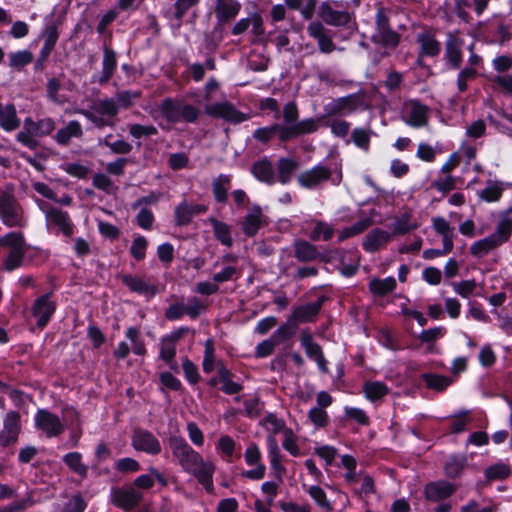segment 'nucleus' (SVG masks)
<instances>
[{
    "mask_svg": "<svg viewBox=\"0 0 512 512\" xmlns=\"http://www.w3.org/2000/svg\"><path fill=\"white\" fill-rule=\"evenodd\" d=\"M168 445L172 459L182 471L192 475L204 487L207 492H212L213 474L215 465L205 461L201 454L194 450L181 436L171 435L168 438Z\"/></svg>",
    "mask_w": 512,
    "mask_h": 512,
    "instance_id": "1",
    "label": "nucleus"
},
{
    "mask_svg": "<svg viewBox=\"0 0 512 512\" xmlns=\"http://www.w3.org/2000/svg\"><path fill=\"white\" fill-rule=\"evenodd\" d=\"M299 110L295 102H288L283 108V120L281 124V141L297 138L301 135L311 134L318 130L319 118H305L298 120Z\"/></svg>",
    "mask_w": 512,
    "mask_h": 512,
    "instance_id": "2",
    "label": "nucleus"
},
{
    "mask_svg": "<svg viewBox=\"0 0 512 512\" xmlns=\"http://www.w3.org/2000/svg\"><path fill=\"white\" fill-rule=\"evenodd\" d=\"M160 113L166 124L160 123L159 125L166 131L181 121L195 123L200 116V110L197 107L174 98H165L161 102Z\"/></svg>",
    "mask_w": 512,
    "mask_h": 512,
    "instance_id": "3",
    "label": "nucleus"
},
{
    "mask_svg": "<svg viewBox=\"0 0 512 512\" xmlns=\"http://www.w3.org/2000/svg\"><path fill=\"white\" fill-rule=\"evenodd\" d=\"M297 181L301 187L306 189L318 188L327 181L333 185H339L342 181V168L340 165H336L332 169L324 164H318L299 174Z\"/></svg>",
    "mask_w": 512,
    "mask_h": 512,
    "instance_id": "4",
    "label": "nucleus"
},
{
    "mask_svg": "<svg viewBox=\"0 0 512 512\" xmlns=\"http://www.w3.org/2000/svg\"><path fill=\"white\" fill-rule=\"evenodd\" d=\"M55 127L56 123L51 117L41 118L37 121L27 117L24 119L23 130L16 135V139L29 149H35L38 146V141L35 138L50 135Z\"/></svg>",
    "mask_w": 512,
    "mask_h": 512,
    "instance_id": "5",
    "label": "nucleus"
},
{
    "mask_svg": "<svg viewBox=\"0 0 512 512\" xmlns=\"http://www.w3.org/2000/svg\"><path fill=\"white\" fill-rule=\"evenodd\" d=\"M0 219L9 228H23L27 221L20 203L14 195L0 189Z\"/></svg>",
    "mask_w": 512,
    "mask_h": 512,
    "instance_id": "6",
    "label": "nucleus"
},
{
    "mask_svg": "<svg viewBox=\"0 0 512 512\" xmlns=\"http://www.w3.org/2000/svg\"><path fill=\"white\" fill-rule=\"evenodd\" d=\"M400 118L412 128H423L429 122V107L417 99L405 100L400 111Z\"/></svg>",
    "mask_w": 512,
    "mask_h": 512,
    "instance_id": "7",
    "label": "nucleus"
},
{
    "mask_svg": "<svg viewBox=\"0 0 512 512\" xmlns=\"http://www.w3.org/2000/svg\"><path fill=\"white\" fill-rule=\"evenodd\" d=\"M206 115L214 118H220L230 124H239L249 119V115L239 111L235 105L229 101L215 102L205 106Z\"/></svg>",
    "mask_w": 512,
    "mask_h": 512,
    "instance_id": "8",
    "label": "nucleus"
},
{
    "mask_svg": "<svg viewBox=\"0 0 512 512\" xmlns=\"http://www.w3.org/2000/svg\"><path fill=\"white\" fill-rule=\"evenodd\" d=\"M57 308V303L52 293H46L37 297L31 307V314L36 319V324L43 329L47 326Z\"/></svg>",
    "mask_w": 512,
    "mask_h": 512,
    "instance_id": "9",
    "label": "nucleus"
},
{
    "mask_svg": "<svg viewBox=\"0 0 512 512\" xmlns=\"http://www.w3.org/2000/svg\"><path fill=\"white\" fill-rule=\"evenodd\" d=\"M35 427L43 432L48 438L57 437L65 430V424L56 414L39 409L34 416Z\"/></svg>",
    "mask_w": 512,
    "mask_h": 512,
    "instance_id": "10",
    "label": "nucleus"
},
{
    "mask_svg": "<svg viewBox=\"0 0 512 512\" xmlns=\"http://www.w3.org/2000/svg\"><path fill=\"white\" fill-rule=\"evenodd\" d=\"M131 445L136 451H141L148 455H158L162 451V446L158 438L145 429H136L133 431Z\"/></svg>",
    "mask_w": 512,
    "mask_h": 512,
    "instance_id": "11",
    "label": "nucleus"
},
{
    "mask_svg": "<svg viewBox=\"0 0 512 512\" xmlns=\"http://www.w3.org/2000/svg\"><path fill=\"white\" fill-rule=\"evenodd\" d=\"M464 40L459 37L458 32H449L445 42L444 59L451 69H459L463 62Z\"/></svg>",
    "mask_w": 512,
    "mask_h": 512,
    "instance_id": "12",
    "label": "nucleus"
},
{
    "mask_svg": "<svg viewBox=\"0 0 512 512\" xmlns=\"http://www.w3.org/2000/svg\"><path fill=\"white\" fill-rule=\"evenodd\" d=\"M143 494L135 487L126 486L122 488L113 489L111 492L112 503L123 510L129 511L138 505L141 501Z\"/></svg>",
    "mask_w": 512,
    "mask_h": 512,
    "instance_id": "13",
    "label": "nucleus"
},
{
    "mask_svg": "<svg viewBox=\"0 0 512 512\" xmlns=\"http://www.w3.org/2000/svg\"><path fill=\"white\" fill-rule=\"evenodd\" d=\"M20 430V414L17 411L7 412L3 419V428L0 431V444L5 447L15 443Z\"/></svg>",
    "mask_w": 512,
    "mask_h": 512,
    "instance_id": "14",
    "label": "nucleus"
},
{
    "mask_svg": "<svg viewBox=\"0 0 512 512\" xmlns=\"http://www.w3.org/2000/svg\"><path fill=\"white\" fill-rule=\"evenodd\" d=\"M244 459L247 465L255 466L254 469L244 472V476L251 480H260L264 478L266 467L261 462V452L256 443H250L245 452Z\"/></svg>",
    "mask_w": 512,
    "mask_h": 512,
    "instance_id": "15",
    "label": "nucleus"
},
{
    "mask_svg": "<svg viewBox=\"0 0 512 512\" xmlns=\"http://www.w3.org/2000/svg\"><path fill=\"white\" fill-rule=\"evenodd\" d=\"M456 491V486L446 480H438L429 482L424 487V496L428 501L440 502L450 496Z\"/></svg>",
    "mask_w": 512,
    "mask_h": 512,
    "instance_id": "16",
    "label": "nucleus"
},
{
    "mask_svg": "<svg viewBox=\"0 0 512 512\" xmlns=\"http://www.w3.org/2000/svg\"><path fill=\"white\" fill-rule=\"evenodd\" d=\"M321 307V300L296 307L288 317L286 325L296 327L299 323L312 322L319 313Z\"/></svg>",
    "mask_w": 512,
    "mask_h": 512,
    "instance_id": "17",
    "label": "nucleus"
},
{
    "mask_svg": "<svg viewBox=\"0 0 512 512\" xmlns=\"http://www.w3.org/2000/svg\"><path fill=\"white\" fill-rule=\"evenodd\" d=\"M319 16L322 20L331 26H345L351 20V15L345 10H337L334 3L324 2L319 8Z\"/></svg>",
    "mask_w": 512,
    "mask_h": 512,
    "instance_id": "18",
    "label": "nucleus"
},
{
    "mask_svg": "<svg viewBox=\"0 0 512 512\" xmlns=\"http://www.w3.org/2000/svg\"><path fill=\"white\" fill-rule=\"evenodd\" d=\"M267 224L266 215L262 212L260 206L255 205L246 214L242 223V229L246 236L252 237L257 234L260 228Z\"/></svg>",
    "mask_w": 512,
    "mask_h": 512,
    "instance_id": "19",
    "label": "nucleus"
},
{
    "mask_svg": "<svg viewBox=\"0 0 512 512\" xmlns=\"http://www.w3.org/2000/svg\"><path fill=\"white\" fill-rule=\"evenodd\" d=\"M391 240V232L381 228H375L365 236L362 247L366 252L374 253L384 248Z\"/></svg>",
    "mask_w": 512,
    "mask_h": 512,
    "instance_id": "20",
    "label": "nucleus"
},
{
    "mask_svg": "<svg viewBox=\"0 0 512 512\" xmlns=\"http://www.w3.org/2000/svg\"><path fill=\"white\" fill-rule=\"evenodd\" d=\"M307 31L310 37L314 38L319 50L322 53H331L336 49L330 35L327 34L326 28L320 22H312L308 25Z\"/></svg>",
    "mask_w": 512,
    "mask_h": 512,
    "instance_id": "21",
    "label": "nucleus"
},
{
    "mask_svg": "<svg viewBox=\"0 0 512 512\" xmlns=\"http://www.w3.org/2000/svg\"><path fill=\"white\" fill-rule=\"evenodd\" d=\"M431 221L433 230L441 237L442 246L449 247V249L453 250L454 239L456 237L455 227L442 216L433 217Z\"/></svg>",
    "mask_w": 512,
    "mask_h": 512,
    "instance_id": "22",
    "label": "nucleus"
},
{
    "mask_svg": "<svg viewBox=\"0 0 512 512\" xmlns=\"http://www.w3.org/2000/svg\"><path fill=\"white\" fill-rule=\"evenodd\" d=\"M207 208L202 204H188L186 201L179 203L175 208V223L178 226L188 225L197 214L206 212Z\"/></svg>",
    "mask_w": 512,
    "mask_h": 512,
    "instance_id": "23",
    "label": "nucleus"
},
{
    "mask_svg": "<svg viewBox=\"0 0 512 512\" xmlns=\"http://www.w3.org/2000/svg\"><path fill=\"white\" fill-rule=\"evenodd\" d=\"M241 7V3L237 0H216L214 12L218 23L223 24L234 19Z\"/></svg>",
    "mask_w": 512,
    "mask_h": 512,
    "instance_id": "24",
    "label": "nucleus"
},
{
    "mask_svg": "<svg viewBox=\"0 0 512 512\" xmlns=\"http://www.w3.org/2000/svg\"><path fill=\"white\" fill-rule=\"evenodd\" d=\"M185 331V328H180L161 339L159 356L165 363L170 364L173 361L176 355V344Z\"/></svg>",
    "mask_w": 512,
    "mask_h": 512,
    "instance_id": "25",
    "label": "nucleus"
},
{
    "mask_svg": "<svg viewBox=\"0 0 512 512\" xmlns=\"http://www.w3.org/2000/svg\"><path fill=\"white\" fill-rule=\"evenodd\" d=\"M21 124L17 110L12 103H0V128L6 132L15 131Z\"/></svg>",
    "mask_w": 512,
    "mask_h": 512,
    "instance_id": "26",
    "label": "nucleus"
},
{
    "mask_svg": "<svg viewBox=\"0 0 512 512\" xmlns=\"http://www.w3.org/2000/svg\"><path fill=\"white\" fill-rule=\"evenodd\" d=\"M48 224L56 225L65 236L73 234V224L67 212L58 208H51L45 211Z\"/></svg>",
    "mask_w": 512,
    "mask_h": 512,
    "instance_id": "27",
    "label": "nucleus"
},
{
    "mask_svg": "<svg viewBox=\"0 0 512 512\" xmlns=\"http://www.w3.org/2000/svg\"><path fill=\"white\" fill-rule=\"evenodd\" d=\"M251 172L257 180L268 185H273L276 182L274 166L266 157L255 162L251 168Z\"/></svg>",
    "mask_w": 512,
    "mask_h": 512,
    "instance_id": "28",
    "label": "nucleus"
},
{
    "mask_svg": "<svg viewBox=\"0 0 512 512\" xmlns=\"http://www.w3.org/2000/svg\"><path fill=\"white\" fill-rule=\"evenodd\" d=\"M122 282L132 292H136L147 297H154L157 294V287L153 284H149L141 277L133 275H123Z\"/></svg>",
    "mask_w": 512,
    "mask_h": 512,
    "instance_id": "29",
    "label": "nucleus"
},
{
    "mask_svg": "<svg viewBox=\"0 0 512 512\" xmlns=\"http://www.w3.org/2000/svg\"><path fill=\"white\" fill-rule=\"evenodd\" d=\"M83 135L82 125L77 120H71L65 127L60 128L54 135V140L61 146H67L72 138Z\"/></svg>",
    "mask_w": 512,
    "mask_h": 512,
    "instance_id": "30",
    "label": "nucleus"
},
{
    "mask_svg": "<svg viewBox=\"0 0 512 512\" xmlns=\"http://www.w3.org/2000/svg\"><path fill=\"white\" fill-rule=\"evenodd\" d=\"M417 43L420 46V55L435 57L440 52V43L430 31H423L417 35Z\"/></svg>",
    "mask_w": 512,
    "mask_h": 512,
    "instance_id": "31",
    "label": "nucleus"
},
{
    "mask_svg": "<svg viewBox=\"0 0 512 512\" xmlns=\"http://www.w3.org/2000/svg\"><path fill=\"white\" fill-rule=\"evenodd\" d=\"M500 246L501 244L490 234L472 243L470 253L473 257L482 258Z\"/></svg>",
    "mask_w": 512,
    "mask_h": 512,
    "instance_id": "32",
    "label": "nucleus"
},
{
    "mask_svg": "<svg viewBox=\"0 0 512 512\" xmlns=\"http://www.w3.org/2000/svg\"><path fill=\"white\" fill-rule=\"evenodd\" d=\"M512 473V467L508 461L500 460L489 465L484 470L485 479L488 482L500 481L508 478Z\"/></svg>",
    "mask_w": 512,
    "mask_h": 512,
    "instance_id": "33",
    "label": "nucleus"
},
{
    "mask_svg": "<svg viewBox=\"0 0 512 512\" xmlns=\"http://www.w3.org/2000/svg\"><path fill=\"white\" fill-rule=\"evenodd\" d=\"M298 162L292 158L282 157L277 162L276 181L285 185L288 184L294 172L298 169Z\"/></svg>",
    "mask_w": 512,
    "mask_h": 512,
    "instance_id": "34",
    "label": "nucleus"
},
{
    "mask_svg": "<svg viewBox=\"0 0 512 512\" xmlns=\"http://www.w3.org/2000/svg\"><path fill=\"white\" fill-rule=\"evenodd\" d=\"M397 283L393 276L384 279L373 278L369 282V290L376 297H384L396 289Z\"/></svg>",
    "mask_w": 512,
    "mask_h": 512,
    "instance_id": "35",
    "label": "nucleus"
},
{
    "mask_svg": "<svg viewBox=\"0 0 512 512\" xmlns=\"http://www.w3.org/2000/svg\"><path fill=\"white\" fill-rule=\"evenodd\" d=\"M218 372L219 380L220 383L222 384L221 390L225 394H237L243 389V386L240 383L233 381L232 372L228 368H226L222 363L218 364Z\"/></svg>",
    "mask_w": 512,
    "mask_h": 512,
    "instance_id": "36",
    "label": "nucleus"
},
{
    "mask_svg": "<svg viewBox=\"0 0 512 512\" xmlns=\"http://www.w3.org/2000/svg\"><path fill=\"white\" fill-rule=\"evenodd\" d=\"M467 465V457L464 454L451 455L444 464V471L449 478H458Z\"/></svg>",
    "mask_w": 512,
    "mask_h": 512,
    "instance_id": "37",
    "label": "nucleus"
},
{
    "mask_svg": "<svg viewBox=\"0 0 512 512\" xmlns=\"http://www.w3.org/2000/svg\"><path fill=\"white\" fill-rule=\"evenodd\" d=\"M231 187V175L220 174L212 182V190L218 203H225L228 199V190Z\"/></svg>",
    "mask_w": 512,
    "mask_h": 512,
    "instance_id": "38",
    "label": "nucleus"
},
{
    "mask_svg": "<svg viewBox=\"0 0 512 512\" xmlns=\"http://www.w3.org/2000/svg\"><path fill=\"white\" fill-rule=\"evenodd\" d=\"M511 212L512 209H509L501 216L497 223L495 232L492 233L501 245L506 243L512 236V218L509 216V213Z\"/></svg>",
    "mask_w": 512,
    "mask_h": 512,
    "instance_id": "39",
    "label": "nucleus"
},
{
    "mask_svg": "<svg viewBox=\"0 0 512 512\" xmlns=\"http://www.w3.org/2000/svg\"><path fill=\"white\" fill-rule=\"evenodd\" d=\"M363 393L368 400L374 402L386 396L389 388L381 381H367L363 385Z\"/></svg>",
    "mask_w": 512,
    "mask_h": 512,
    "instance_id": "40",
    "label": "nucleus"
},
{
    "mask_svg": "<svg viewBox=\"0 0 512 512\" xmlns=\"http://www.w3.org/2000/svg\"><path fill=\"white\" fill-rule=\"evenodd\" d=\"M9 67L14 70H21L33 61V53L30 50H18L8 55Z\"/></svg>",
    "mask_w": 512,
    "mask_h": 512,
    "instance_id": "41",
    "label": "nucleus"
},
{
    "mask_svg": "<svg viewBox=\"0 0 512 512\" xmlns=\"http://www.w3.org/2000/svg\"><path fill=\"white\" fill-rule=\"evenodd\" d=\"M301 346L305 349L306 355L310 359H316L323 354L322 349L318 343L313 339V335L308 330H302L300 334Z\"/></svg>",
    "mask_w": 512,
    "mask_h": 512,
    "instance_id": "42",
    "label": "nucleus"
},
{
    "mask_svg": "<svg viewBox=\"0 0 512 512\" xmlns=\"http://www.w3.org/2000/svg\"><path fill=\"white\" fill-rule=\"evenodd\" d=\"M63 462L75 474L85 477L88 472V467L82 462V455L79 452H70L63 456Z\"/></svg>",
    "mask_w": 512,
    "mask_h": 512,
    "instance_id": "43",
    "label": "nucleus"
},
{
    "mask_svg": "<svg viewBox=\"0 0 512 512\" xmlns=\"http://www.w3.org/2000/svg\"><path fill=\"white\" fill-rule=\"evenodd\" d=\"M319 256L317 248L307 242L301 241L295 244V258L302 262L313 261Z\"/></svg>",
    "mask_w": 512,
    "mask_h": 512,
    "instance_id": "44",
    "label": "nucleus"
},
{
    "mask_svg": "<svg viewBox=\"0 0 512 512\" xmlns=\"http://www.w3.org/2000/svg\"><path fill=\"white\" fill-rule=\"evenodd\" d=\"M425 385L429 389L436 391H444L448 386L452 384V378L443 376L435 373H426L422 375Z\"/></svg>",
    "mask_w": 512,
    "mask_h": 512,
    "instance_id": "45",
    "label": "nucleus"
},
{
    "mask_svg": "<svg viewBox=\"0 0 512 512\" xmlns=\"http://www.w3.org/2000/svg\"><path fill=\"white\" fill-rule=\"evenodd\" d=\"M116 64L117 61L114 51L105 48L102 61V74L100 77V83H105L112 77L116 68Z\"/></svg>",
    "mask_w": 512,
    "mask_h": 512,
    "instance_id": "46",
    "label": "nucleus"
},
{
    "mask_svg": "<svg viewBox=\"0 0 512 512\" xmlns=\"http://www.w3.org/2000/svg\"><path fill=\"white\" fill-rule=\"evenodd\" d=\"M372 225L370 218H364L354 223L353 225L342 229L338 236V241L342 242L348 238L359 235Z\"/></svg>",
    "mask_w": 512,
    "mask_h": 512,
    "instance_id": "47",
    "label": "nucleus"
},
{
    "mask_svg": "<svg viewBox=\"0 0 512 512\" xmlns=\"http://www.w3.org/2000/svg\"><path fill=\"white\" fill-rule=\"evenodd\" d=\"M39 37L44 40V44L55 47L59 38V32L58 24L53 18L45 19V24Z\"/></svg>",
    "mask_w": 512,
    "mask_h": 512,
    "instance_id": "48",
    "label": "nucleus"
},
{
    "mask_svg": "<svg viewBox=\"0 0 512 512\" xmlns=\"http://www.w3.org/2000/svg\"><path fill=\"white\" fill-rule=\"evenodd\" d=\"M418 227V224L416 222H412L411 216L408 213H404L401 216L397 217L393 224V235H404Z\"/></svg>",
    "mask_w": 512,
    "mask_h": 512,
    "instance_id": "49",
    "label": "nucleus"
},
{
    "mask_svg": "<svg viewBox=\"0 0 512 512\" xmlns=\"http://www.w3.org/2000/svg\"><path fill=\"white\" fill-rule=\"evenodd\" d=\"M285 4L292 10H298L305 19H310L316 6V0H285Z\"/></svg>",
    "mask_w": 512,
    "mask_h": 512,
    "instance_id": "50",
    "label": "nucleus"
},
{
    "mask_svg": "<svg viewBox=\"0 0 512 512\" xmlns=\"http://www.w3.org/2000/svg\"><path fill=\"white\" fill-rule=\"evenodd\" d=\"M211 223L216 239L225 246H231L233 240L231 237L229 226L214 218L211 219Z\"/></svg>",
    "mask_w": 512,
    "mask_h": 512,
    "instance_id": "51",
    "label": "nucleus"
},
{
    "mask_svg": "<svg viewBox=\"0 0 512 512\" xmlns=\"http://www.w3.org/2000/svg\"><path fill=\"white\" fill-rule=\"evenodd\" d=\"M503 193V186L500 182L488 181L486 187L479 193L482 200L486 202L498 201Z\"/></svg>",
    "mask_w": 512,
    "mask_h": 512,
    "instance_id": "52",
    "label": "nucleus"
},
{
    "mask_svg": "<svg viewBox=\"0 0 512 512\" xmlns=\"http://www.w3.org/2000/svg\"><path fill=\"white\" fill-rule=\"evenodd\" d=\"M306 491L320 508L325 511H331L333 509L331 502L327 499L325 491L320 486H309Z\"/></svg>",
    "mask_w": 512,
    "mask_h": 512,
    "instance_id": "53",
    "label": "nucleus"
},
{
    "mask_svg": "<svg viewBox=\"0 0 512 512\" xmlns=\"http://www.w3.org/2000/svg\"><path fill=\"white\" fill-rule=\"evenodd\" d=\"M265 429L270 433L269 435H276L284 433L289 427L286 426L283 419L278 418L275 414H268L262 421Z\"/></svg>",
    "mask_w": 512,
    "mask_h": 512,
    "instance_id": "54",
    "label": "nucleus"
},
{
    "mask_svg": "<svg viewBox=\"0 0 512 512\" xmlns=\"http://www.w3.org/2000/svg\"><path fill=\"white\" fill-rule=\"evenodd\" d=\"M126 338L132 344V351L134 354L142 356L146 354V347L144 341L140 337V331L136 327H129L126 330Z\"/></svg>",
    "mask_w": 512,
    "mask_h": 512,
    "instance_id": "55",
    "label": "nucleus"
},
{
    "mask_svg": "<svg viewBox=\"0 0 512 512\" xmlns=\"http://www.w3.org/2000/svg\"><path fill=\"white\" fill-rule=\"evenodd\" d=\"M478 70L476 68L461 69L457 75L456 83L459 93H463L468 89V84L474 81L478 76Z\"/></svg>",
    "mask_w": 512,
    "mask_h": 512,
    "instance_id": "56",
    "label": "nucleus"
},
{
    "mask_svg": "<svg viewBox=\"0 0 512 512\" xmlns=\"http://www.w3.org/2000/svg\"><path fill=\"white\" fill-rule=\"evenodd\" d=\"M334 228L323 221H315V227L310 234V238L313 241L324 240L328 241L333 237Z\"/></svg>",
    "mask_w": 512,
    "mask_h": 512,
    "instance_id": "57",
    "label": "nucleus"
},
{
    "mask_svg": "<svg viewBox=\"0 0 512 512\" xmlns=\"http://www.w3.org/2000/svg\"><path fill=\"white\" fill-rule=\"evenodd\" d=\"M236 447V442L229 435H222L215 446L216 451L224 458H232Z\"/></svg>",
    "mask_w": 512,
    "mask_h": 512,
    "instance_id": "58",
    "label": "nucleus"
},
{
    "mask_svg": "<svg viewBox=\"0 0 512 512\" xmlns=\"http://www.w3.org/2000/svg\"><path fill=\"white\" fill-rule=\"evenodd\" d=\"M497 21V34L501 43L508 41L512 37V19L503 15H495Z\"/></svg>",
    "mask_w": 512,
    "mask_h": 512,
    "instance_id": "59",
    "label": "nucleus"
},
{
    "mask_svg": "<svg viewBox=\"0 0 512 512\" xmlns=\"http://www.w3.org/2000/svg\"><path fill=\"white\" fill-rule=\"evenodd\" d=\"M7 246L12 249L22 250L25 249V239L20 232H9L3 237H0V247Z\"/></svg>",
    "mask_w": 512,
    "mask_h": 512,
    "instance_id": "60",
    "label": "nucleus"
},
{
    "mask_svg": "<svg viewBox=\"0 0 512 512\" xmlns=\"http://www.w3.org/2000/svg\"><path fill=\"white\" fill-rule=\"evenodd\" d=\"M282 446L288 453H290V455L294 457H298L301 454L298 445V436L293 432L291 428H288L283 433Z\"/></svg>",
    "mask_w": 512,
    "mask_h": 512,
    "instance_id": "61",
    "label": "nucleus"
},
{
    "mask_svg": "<svg viewBox=\"0 0 512 512\" xmlns=\"http://www.w3.org/2000/svg\"><path fill=\"white\" fill-rule=\"evenodd\" d=\"M94 112L113 119L118 114L117 102L113 99H102L95 104Z\"/></svg>",
    "mask_w": 512,
    "mask_h": 512,
    "instance_id": "62",
    "label": "nucleus"
},
{
    "mask_svg": "<svg viewBox=\"0 0 512 512\" xmlns=\"http://www.w3.org/2000/svg\"><path fill=\"white\" fill-rule=\"evenodd\" d=\"M203 371L207 374L215 369V349L212 339L205 341V350L202 362Z\"/></svg>",
    "mask_w": 512,
    "mask_h": 512,
    "instance_id": "63",
    "label": "nucleus"
},
{
    "mask_svg": "<svg viewBox=\"0 0 512 512\" xmlns=\"http://www.w3.org/2000/svg\"><path fill=\"white\" fill-rule=\"evenodd\" d=\"M354 144L364 150L368 151L370 148L371 131L364 128H355L351 134Z\"/></svg>",
    "mask_w": 512,
    "mask_h": 512,
    "instance_id": "64",
    "label": "nucleus"
}]
</instances>
